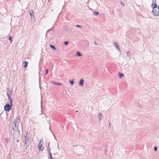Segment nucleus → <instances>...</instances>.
<instances>
[{
    "mask_svg": "<svg viewBox=\"0 0 159 159\" xmlns=\"http://www.w3.org/2000/svg\"><path fill=\"white\" fill-rule=\"evenodd\" d=\"M24 140L25 145L26 146H29L30 143L29 138V136L27 134H26V135L24 136Z\"/></svg>",
    "mask_w": 159,
    "mask_h": 159,
    "instance_id": "f257e3e1",
    "label": "nucleus"
},
{
    "mask_svg": "<svg viewBox=\"0 0 159 159\" xmlns=\"http://www.w3.org/2000/svg\"><path fill=\"white\" fill-rule=\"evenodd\" d=\"M13 136L14 139H17L20 136V133L19 130L13 128Z\"/></svg>",
    "mask_w": 159,
    "mask_h": 159,
    "instance_id": "f03ea898",
    "label": "nucleus"
},
{
    "mask_svg": "<svg viewBox=\"0 0 159 159\" xmlns=\"http://www.w3.org/2000/svg\"><path fill=\"white\" fill-rule=\"evenodd\" d=\"M12 95V93L10 91H8L7 93V95L8 97V98L9 100L10 101V103L11 104L12 103V99L11 96Z\"/></svg>",
    "mask_w": 159,
    "mask_h": 159,
    "instance_id": "7ed1b4c3",
    "label": "nucleus"
},
{
    "mask_svg": "<svg viewBox=\"0 0 159 159\" xmlns=\"http://www.w3.org/2000/svg\"><path fill=\"white\" fill-rule=\"evenodd\" d=\"M11 105L8 104H7L4 107V109L6 111H9L11 108V106L12 103L11 104Z\"/></svg>",
    "mask_w": 159,
    "mask_h": 159,
    "instance_id": "20e7f679",
    "label": "nucleus"
},
{
    "mask_svg": "<svg viewBox=\"0 0 159 159\" xmlns=\"http://www.w3.org/2000/svg\"><path fill=\"white\" fill-rule=\"evenodd\" d=\"M151 6L153 9H154L157 7V5L156 4V0H152V4H151Z\"/></svg>",
    "mask_w": 159,
    "mask_h": 159,
    "instance_id": "39448f33",
    "label": "nucleus"
},
{
    "mask_svg": "<svg viewBox=\"0 0 159 159\" xmlns=\"http://www.w3.org/2000/svg\"><path fill=\"white\" fill-rule=\"evenodd\" d=\"M152 12L156 16H158L159 15V11H152Z\"/></svg>",
    "mask_w": 159,
    "mask_h": 159,
    "instance_id": "423d86ee",
    "label": "nucleus"
},
{
    "mask_svg": "<svg viewBox=\"0 0 159 159\" xmlns=\"http://www.w3.org/2000/svg\"><path fill=\"white\" fill-rule=\"evenodd\" d=\"M41 140L39 142L38 144V148L39 150L42 151L43 150V148H42V144H41Z\"/></svg>",
    "mask_w": 159,
    "mask_h": 159,
    "instance_id": "0eeeda50",
    "label": "nucleus"
},
{
    "mask_svg": "<svg viewBox=\"0 0 159 159\" xmlns=\"http://www.w3.org/2000/svg\"><path fill=\"white\" fill-rule=\"evenodd\" d=\"M84 80L83 79H81L80 80V82L79 83V85H80L81 86L83 87L84 85Z\"/></svg>",
    "mask_w": 159,
    "mask_h": 159,
    "instance_id": "6e6552de",
    "label": "nucleus"
},
{
    "mask_svg": "<svg viewBox=\"0 0 159 159\" xmlns=\"http://www.w3.org/2000/svg\"><path fill=\"white\" fill-rule=\"evenodd\" d=\"M13 125L12 127V129L14 128L15 129H18V123H13Z\"/></svg>",
    "mask_w": 159,
    "mask_h": 159,
    "instance_id": "1a4fd4ad",
    "label": "nucleus"
},
{
    "mask_svg": "<svg viewBox=\"0 0 159 159\" xmlns=\"http://www.w3.org/2000/svg\"><path fill=\"white\" fill-rule=\"evenodd\" d=\"M98 118H99V121H100V120L102 118L103 116L101 113H99L98 114Z\"/></svg>",
    "mask_w": 159,
    "mask_h": 159,
    "instance_id": "9d476101",
    "label": "nucleus"
},
{
    "mask_svg": "<svg viewBox=\"0 0 159 159\" xmlns=\"http://www.w3.org/2000/svg\"><path fill=\"white\" fill-rule=\"evenodd\" d=\"M30 15L31 17V18L32 19H33L34 20V21H35V18L34 16V12L33 11L32 12H30Z\"/></svg>",
    "mask_w": 159,
    "mask_h": 159,
    "instance_id": "9b49d317",
    "label": "nucleus"
},
{
    "mask_svg": "<svg viewBox=\"0 0 159 159\" xmlns=\"http://www.w3.org/2000/svg\"><path fill=\"white\" fill-rule=\"evenodd\" d=\"M18 121H19V117H16L15 120L13 122V123H18Z\"/></svg>",
    "mask_w": 159,
    "mask_h": 159,
    "instance_id": "f8f14e48",
    "label": "nucleus"
},
{
    "mask_svg": "<svg viewBox=\"0 0 159 159\" xmlns=\"http://www.w3.org/2000/svg\"><path fill=\"white\" fill-rule=\"evenodd\" d=\"M51 83L52 84H53L54 85H61V84L60 83L56 82H51Z\"/></svg>",
    "mask_w": 159,
    "mask_h": 159,
    "instance_id": "ddd939ff",
    "label": "nucleus"
},
{
    "mask_svg": "<svg viewBox=\"0 0 159 159\" xmlns=\"http://www.w3.org/2000/svg\"><path fill=\"white\" fill-rule=\"evenodd\" d=\"M114 44L115 45V46L116 47L117 49L119 51H120V49L118 47V44L117 43L115 42V43H114Z\"/></svg>",
    "mask_w": 159,
    "mask_h": 159,
    "instance_id": "4468645a",
    "label": "nucleus"
},
{
    "mask_svg": "<svg viewBox=\"0 0 159 159\" xmlns=\"http://www.w3.org/2000/svg\"><path fill=\"white\" fill-rule=\"evenodd\" d=\"M24 65L23 66V67L24 68H26L27 67L28 65V62H27L25 61L24 63Z\"/></svg>",
    "mask_w": 159,
    "mask_h": 159,
    "instance_id": "2eb2a0df",
    "label": "nucleus"
},
{
    "mask_svg": "<svg viewBox=\"0 0 159 159\" xmlns=\"http://www.w3.org/2000/svg\"><path fill=\"white\" fill-rule=\"evenodd\" d=\"M49 46L50 47H51L52 49L54 50H56L55 47L52 45L50 44Z\"/></svg>",
    "mask_w": 159,
    "mask_h": 159,
    "instance_id": "dca6fc26",
    "label": "nucleus"
},
{
    "mask_svg": "<svg viewBox=\"0 0 159 159\" xmlns=\"http://www.w3.org/2000/svg\"><path fill=\"white\" fill-rule=\"evenodd\" d=\"M126 54L128 57H130L131 55L130 52L129 51H128L126 52Z\"/></svg>",
    "mask_w": 159,
    "mask_h": 159,
    "instance_id": "f3484780",
    "label": "nucleus"
},
{
    "mask_svg": "<svg viewBox=\"0 0 159 159\" xmlns=\"http://www.w3.org/2000/svg\"><path fill=\"white\" fill-rule=\"evenodd\" d=\"M119 78H121L124 75V74H121L119 73Z\"/></svg>",
    "mask_w": 159,
    "mask_h": 159,
    "instance_id": "a211bd4d",
    "label": "nucleus"
},
{
    "mask_svg": "<svg viewBox=\"0 0 159 159\" xmlns=\"http://www.w3.org/2000/svg\"><path fill=\"white\" fill-rule=\"evenodd\" d=\"M77 55L79 57H81L82 55L79 52H77Z\"/></svg>",
    "mask_w": 159,
    "mask_h": 159,
    "instance_id": "6ab92c4d",
    "label": "nucleus"
},
{
    "mask_svg": "<svg viewBox=\"0 0 159 159\" xmlns=\"http://www.w3.org/2000/svg\"><path fill=\"white\" fill-rule=\"evenodd\" d=\"M93 13L94 15L97 16L98 15L99 13L97 11H94L93 12Z\"/></svg>",
    "mask_w": 159,
    "mask_h": 159,
    "instance_id": "aec40b11",
    "label": "nucleus"
},
{
    "mask_svg": "<svg viewBox=\"0 0 159 159\" xmlns=\"http://www.w3.org/2000/svg\"><path fill=\"white\" fill-rule=\"evenodd\" d=\"M69 82L72 85L74 83V81L73 80H70L69 81Z\"/></svg>",
    "mask_w": 159,
    "mask_h": 159,
    "instance_id": "412c9836",
    "label": "nucleus"
},
{
    "mask_svg": "<svg viewBox=\"0 0 159 159\" xmlns=\"http://www.w3.org/2000/svg\"><path fill=\"white\" fill-rule=\"evenodd\" d=\"M68 44V42L67 41H65L64 42V44L66 45H67Z\"/></svg>",
    "mask_w": 159,
    "mask_h": 159,
    "instance_id": "4be33fe9",
    "label": "nucleus"
},
{
    "mask_svg": "<svg viewBox=\"0 0 159 159\" xmlns=\"http://www.w3.org/2000/svg\"><path fill=\"white\" fill-rule=\"evenodd\" d=\"M49 156L50 157V159H51V158H52V154L51 153L49 152Z\"/></svg>",
    "mask_w": 159,
    "mask_h": 159,
    "instance_id": "5701e85b",
    "label": "nucleus"
},
{
    "mask_svg": "<svg viewBox=\"0 0 159 159\" xmlns=\"http://www.w3.org/2000/svg\"><path fill=\"white\" fill-rule=\"evenodd\" d=\"M11 36H9V39L11 43L12 41H11Z\"/></svg>",
    "mask_w": 159,
    "mask_h": 159,
    "instance_id": "b1692460",
    "label": "nucleus"
},
{
    "mask_svg": "<svg viewBox=\"0 0 159 159\" xmlns=\"http://www.w3.org/2000/svg\"><path fill=\"white\" fill-rule=\"evenodd\" d=\"M157 147H155L154 148V150L155 151H156L157 149Z\"/></svg>",
    "mask_w": 159,
    "mask_h": 159,
    "instance_id": "393cba45",
    "label": "nucleus"
},
{
    "mask_svg": "<svg viewBox=\"0 0 159 159\" xmlns=\"http://www.w3.org/2000/svg\"><path fill=\"white\" fill-rule=\"evenodd\" d=\"M120 4L121 6H124V4L123 2H120Z\"/></svg>",
    "mask_w": 159,
    "mask_h": 159,
    "instance_id": "a878e982",
    "label": "nucleus"
},
{
    "mask_svg": "<svg viewBox=\"0 0 159 159\" xmlns=\"http://www.w3.org/2000/svg\"><path fill=\"white\" fill-rule=\"evenodd\" d=\"M76 26L78 27L82 28V26L79 25H76Z\"/></svg>",
    "mask_w": 159,
    "mask_h": 159,
    "instance_id": "bb28decb",
    "label": "nucleus"
},
{
    "mask_svg": "<svg viewBox=\"0 0 159 159\" xmlns=\"http://www.w3.org/2000/svg\"><path fill=\"white\" fill-rule=\"evenodd\" d=\"M8 140H9L8 139H7H7H5V141H6V142L7 143H8Z\"/></svg>",
    "mask_w": 159,
    "mask_h": 159,
    "instance_id": "cd10ccee",
    "label": "nucleus"
},
{
    "mask_svg": "<svg viewBox=\"0 0 159 159\" xmlns=\"http://www.w3.org/2000/svg\"><path fill=\"white\" fill-rule=\"evenodd\" d=\"M48 69H46V74H47L48 73Z\"/></svg>",
    "mask_w": 159,
    "mask_h": 159,
    "instance_id": "c85d7f7f",
    "label": "nucleus"
},
{
    "mask_svg": "<svg viewBox=\"0 0 159 159\" xmlns=\"http://www.w3.org/2000/svg\"><path fill=\"white\" fill-rule=\"evenodd\" d=\"M94 44H95L96 45H98L97 44V43L96 42V41L94 42Z\"/></svg>",
    "mask_w": 159,
    "mask_h": 159,
    "instance_id": "c756f323",
    "label": "nucleus"
},
{
    "mask_svg": "<svg viewBox=\"0 0 159 159\" xmlns=\"http://www.w3.org/2000/svg\"><path fill=\"white\" fill-rule=\"evenodd\" d=\"M48 152H49H49H50V149H49L48 150Z\"/></svg>",
    "mask_w": 159,
    "mask_h": 159,
    "instance_id": "7c9ffc66",
    "label": "nucleus"
},
{
    "mask_svg": "<svg viewBox=\"0 0 159 159\" xmlns=\"http://www.w3.org/2000/svg\"><path fill=\"white\" fill-rule=\"evenodd\" d=\"M157 7H158V9H159V6H158Z\"/></svg>",
    "mask_w": 159,
    "mask_h": 159,
    "instance_id": "2f4dec72",
    "label": "nucleus"
},
{
    "mask_svg": "<svg viewBox=\"0 0 159 159\" xmlns=\"http://www.w3.org/2000/svg\"><path fill=\"white\" fill-rule=\"evenodd\" d=\"M110 125V123H109V126Z\"/></svg>",
    "mask_w": 159,
    "mask_h": 159,
    "instance_id": "473e14b6",
    "label": "nucleus"
},
{
    "mask_svg": "<svg viewBox=\"0 0 159 159\" xmlns=\"http://www.w3.org/2000/svg\"><path fill=\"white\" fill-rule=\"evenodd\" d=\"M78 111H76V112H78Z\"/></svg>",
    "mask_w": 159,
    "mask_h": 159,
    "instance_id": "72a5a7b5",
    "label": "nucleus"
},
{
    "mask_svg": "<svg viewBox=\"0 0 159 159\" xmlns=\"http://www.w3.org/2000/svg\"><path fill=\"white\" fill-rule=\"evenodd\" d=\"M49 146V145H48V146Z\"/></svg>",
    "mask_w": 159,
    "mask_h": 159,
    "instance_id": "f704fd0d",
    "label": "nucleus"
},
{
    "mask_svg": "<svg viewBox=\"0 0 159 159\" xmlns=\"http://www.w3.org/2000/svg\"><path fill=\"white\" fill-rule=\"evenodd\" d=\"M51 159H53V158H51Z\"/></svg>",
    "mask_w": 159,
    "mask_h": 159,
    "instance_id": "c9c22d12",
    "label": "nucleus"
}]
</instances>
